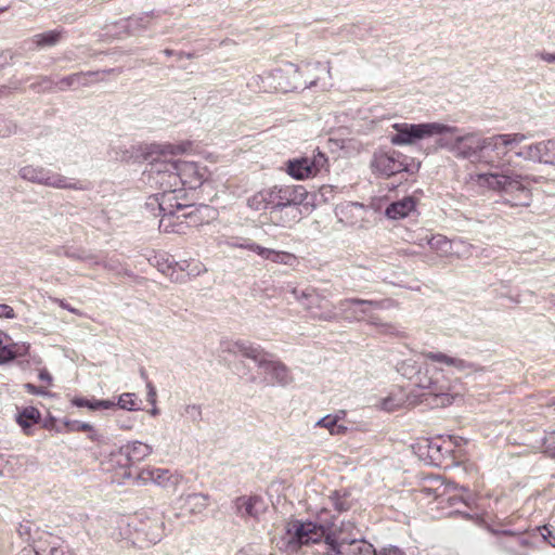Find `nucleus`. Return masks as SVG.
I'll return each mask as SVG.
<instances>
[{
	"label": "nucleus",
	"instance_id": "40",
	"mask_svg": "<svg viewBox=\"0 0 555 555\" xmlns=\"http://www.w3.org/2000/svg\"><path fill=\"white\" fill-rule=\"evenodd\" d=\"M240 247L254 251L266 260H268L271 250L255 243L241 244Z\"/></svg>",
	"mask_w": 555,
	"mask_h": 555
},
{
	"label": "nucleus",
	"instance_id": "17",
	"mask_svg": "<svg viewBox=\"0 0 555 555\" xmlns=\"http://www.w3.org/2000/svg\"><path fill=\"white\" fill-rule=\"evenodd\" d=\"M138 478L144 482H151L166 489H176L181 481V476L171 473L167 468L146 466L142 468Z\"/></svg>",
	"mask_w": 555,
	"mask_h": 555
},
{
	"label": "nucleus",
	"instance_id": "12",
	"mask_svg": "<svg viewBox=\"0 0 555 555\" xmlns=\"http://www.w3.org/2000/svg\"><path fill=\"white\" fill-rule=\"evenodd\" d=\"M309 197L307 189L299 192L297 195L292 197L289 203H285L282 206L270 210V221L276 227L291 228L302 218V209L305 208V202Z\"/></svg>",
	"mask_w": 555,
	"mask_h": 555
},
{
	"label": "nucleus",
	"instance_id": "53",
	"mask_svg": "<svg viewBox=\"0 0 555 555\" xmlns=\"http://www.w3.org/2000/svg\"><path fill=\"white\" fill-rule=\"evenodd\" d=\"M150 414L152 416H157L159 414V409L155 405H153V408L150 410Z\"/></svg>",
	"mask_w": 555,
	"mask_h": 555
},
{
	"label": "nucleus",
	"instance_id": "47",
	"mask_svg": "<svg viewBox=\"0 0 555 555\" xmlns=\"http://www.w3.org/2000/svg\"><path fill=\"white\" fill-rule=\"evenodd\" d=\"M38 378L39 380L44 382L48 387L53 384V377L46 369L39 371Z\"/></svg>",
	"mask_w": 555,
	"mask_h": 555
},
{
	"label": "nucleus",
	"instance_id": "16",
	"mask_svg": "<svg viewBox=\"0 0 555 555\" xmlns=\"http://www.w3.org/2000/svg\"><path fill=\"white\" fill-rule=\"evenodd\" d=\"M326 544L336 555H376L374 546L365 540H347L327 534Z\"/></svg>",
	"mask_w": 555,
	"mask_h": 555
},
{
	"label": "nucleus",
	"instance_id": "46",
	"mask_svg": "<svg viewBox=\"0 0 555 555\" xmlns=\"http://www.w3.org/2000/svg\"><path fill=\"white\" fill-rule=\"evenodd\" d=\"M146 389H147V401L152 404V405H155L156 404V399H157V392H156V389L155 387L151 384V383H147L146 385Z\"/></svg>",
	"mask_w": 555,
	"mask_h": 555
},
{
	"label": "nucleus",
	"instance_id": "39",
	"mask_svg": "<svg viewBox=\"0 0 555 555\" xmlns=\"http://www.w3.org/2000/svg\"><path fill=\"white\" fill-rule=\"evenodd\" d=\"M37 46H53L59 40V34L54 31H48L44 34H40L35 36L34 38Z\"/></svg>",
	"mask_w": 555,
	"mask_h": 555
},
{
	"label": "nucleus",
	"instance_id": "54",
	"mask_svg": "<svg viewBox=\"0 0 555 555\" xmlns=\"http://www.w3.org/2000/svg\"><path fill=\"white\" fill-rule=\"evenodd\" d=\"M119 427L121 429H131L132 428V425L131 424H128L127 425V422H124V424H119Z\"/></svg>",
	"mask_w": 555,
	"mask_h": 555
},
{
	"label": "nucleus",
	"instance_id": "43",
	"mask_svg": "<svg viewBox=\"0 0 555 555\" xmlns=\"http://www.w3.org/2000/svg\"><path fill=\"white\" fill-rule=\"evenodd\" d=\"M66 426L69 430L73 431H91L93 430V426L89 423L85 422H68L66 423Z\"/></svg>",
	"mask_w": 555,
	"mask_h": 555
},
{
	"label": "nucleus",
	"instance_id": "24",
	"mask_svg": "<svg viewBox=\"0 0 555 555\" xmlns=\"http://www.w3.org/2000/svg\"><path fill=\"white\" fill-rule=\"evenodd\" d=\"M40 420L41 413L35 406L20 409L15 415V421L25 435H30L31 428L34 425L38 424Z\"/></svg>",
	"mask_w": 555,
	"mask_h": 555
},
{
	"label": "nucleus",
	"instance_id": "29",
	"mask_svg": "<svg viewBox=\"0 0 555 555\" xmlns=\"http://www.w3.org/2000/svg\"><path fill=\"white\" fill-rule=\"evenodd\" d=\"M38 550L40 555H75L64 541L52 537L44 545H39Z\"/></svg>",
	"mask_w": 555,
	"mask_h": 555
},
{
	"label": "nucleus",
	"instance_id": "33",
	"mask_svg": "<svg viewBox=\"0 0 555 555\" xmlns=\"http://www.w3.org/2000/svg\"><path fill=\"white\" fill-rule=\"evenodd\" d=\"M515 155L527 162L542 164V141L521 147Z\"/></svg>",
	"mask_w": 555,
	"mask_h": 555
},
{
	"label": "nucleus",
	"instance_id": "14",
	"mask_svg": "<svg viewBox=\"0 0 555 555\" xmlns=\"http://www.w3.org/2000/svg\"><path fill=\"white\" fill-rule=\"evenodd\" d=\"M292 294L298 302L311 311L313 318L328 321L337 317L334 307L313 292L294 288Z\"/></svg>",
	"mask_w": 555,
	"mask_h": 555
},
{
	"label": "nucleus",
	"instance_id": "28",
	"mask_svg": "<svg viewBox=\"0 0 555 555\" xmlns=\"http://www.w3.org/2000/svg\"><path fill=\"white\" fill-rule=\"evenodd\" d=\"M534 547L530 537L511 535V540L505 544L506 551L513 555H529V550Z\"/></svg>",
	"mask_w": 555,
	"mask_h": 555
},
{
	"label": "nucleus",
	"instance_id": "42",
	"mask_svg": "<svg viewBox=\"0 0 555 555\" xmlns=\"http://www.w3.org/2000/svg\"><path fill=\"white\" fill-rule=\"evenodd\" d=\"M24 388L26 389V391L28 393H31V395H37V396H42V397H52L53 396L43 386H35V385H33L30 383H27V384L24 385Z\"/></svg>",
	"mask_w": 555,
	"mask_h": 555
},
{
	"label": "nucleus",
	"instance_id": "38",
	"mask_svg": "<svg viewBox=\"0 0 555 555\" xmlns=\"http://www.w3.org/2000/svg\"><path fill=\"white\" fill-rule=\"evenodd\" d=\"M542 164L555 167V139L542 141Z\"/></svg>",
	"mask_w": 555,
	"mask_h": 555
},
{
	"label": "nucleus",
	"instance_id": "3",
	"mask_svg": "<svg viewBox=\"0 0 555 555\" xmlns=\"http://www.w3.org/2000/svg\"><path fill=\"white\" fill-rule=\"evenodd\" d=\"M438 144L457 158L476 157L477 166H501L502 159L509 151L528 138L520 132L495 134L481 138L475 132H465L456 127L444 124L438 134Z\"/></svg>",
	"mask_w": 555,
	"mask_h": 555
},
{
	"label": "nucleus",
	"instance_id": "50",
	"mask_svg": "<svg viewBox=\"0 0 555 555\" xmlns=\"http://www.w3.org/2000/svg\"><path fill=\"white\" fill-rule=\"evenodd\" d=\"M385 555H403V552L398 547L391 546L388 550H386Z\"/></svg>",
	"mask_w": 555,
	"mask_h": 555
},
{
	"label": "nucleus",
	"instance_id": "18",
	"mask_svg": "<svg viewBox=\"0 0 555 555\" xmlns=\"http://www.w3.org/2000/svg\"><path fill=\"white\" fill-rule=\"evenodd\" d=\"M417 403H420V398L413 396V392L406 393L403 388L393 387L385 397L380 398L378 408L386 412H392Z\"/></svg>",
	"mask_w": 555,
	"mask_h": 555
},
{
	"label": "nucleus",
	"instance_id": "25",
	"mask_svg": "<svg viewBox=\"0 0 555 555\" xmlns=\"http://www.w3.org/2000/svg\"><path fill=\"white\" fill-rule=\"evenodd\" d=\"M335 198V189L332 185H322L317 192L310 194L305 202V211L311 212L315 207L330 203Z\"/></svg>",
	"mask_w": 555,
	"mask_h": 555
},
{
	"label": "nucleus",
	"instance_id": "27",
	"mask_svg": "<svg viewBox=\"0 0 555 555\" xmlns=\"http://www.w3.org/2000/svg\"><path fill=\"white\" fill-rule=\"evenodd\" d=\"M182 507L186 508L192 515L203 513L209 504V496L204 493H192L181 498Z\"/></svg>",
	"mask_w": 555,
	"mask_h": 555
},
{
	"label": "nucleus",
	"instance_id": "51",
	"mask_svg": "<svg viewBox=\"0 0 555 555\" xmlns=\"http://www.w3.org/2000/svg\"><path fill=\"white\" fill-rule=\"evenodd\" d=\"M22 555H40V554H39L38 548L37 550L29 548V550H24Z\"/></svg>",
	"mask_w": 555,
	"mask_h": 555
},
{
	"label": "nucleus",
	"instance_id": "20",
	"mask_svg": "<svg viewBox=\"0 0 555 555\" xmlns=\"http://www.w3.org/2000/svg\"><path fill=\"white\" fill-rule=\"evenodd\" d=\"M424 243H426L429 246L430 250L440 258L452 259L460 257V254L455 251L453 248L456 243L448 240L444 235H426L424 238H421L416 244L418 246H423Z\"/></svg>",
	"mask_w": 555,
	"mask_h": 555
},
{
	"label": "nucleus",
	"instance_id": "19",
	"mask_svg": "<svg viewBox=\"0 0 555 555\" xmlns=\"http://www.w3.org/2000/svg\"><path fill=\"white\" fill-rule=\"evenodd\" d=\"M262 373L270 378L272 384L286 386L293 382V376L287 366L268 353L258 366Z\"/></svg>",
	"mask_w": 555,
	"mask_h": 555
},
{
	"label": "nucleus",
	"instance_id": "23",
	"mask_svg": "<svg viewBox=\"0 0 555 555\" xmlns=\"http://www.w3.org/2000/svg\"><path fill=\"white\" fill-rule=\"evenodd\" d=\"M417 201L412 196H406L400 201L390 204L385 211L387 218L400 220L406 218L416 210Z\"/></svg>",
	"mask_w": 555,
	"mask_h": 555
},
{
	"label": "nucleus",
	"instance_id": "10",
	"mask_svg": "<svg viewBox=\"0 0 555 555\" xmlns=\"http://www.w3.org/2000/svg\"><path fill=\"white\" fill-rule=\"evenodd\" d=\"M340 310L349 313L358 320H366L374 325L382 334H396L398 327L390 322L382 321L377 315L373 314V310L379 307V304L360 299H347L340 302Z\"/></svg>",
	"mask_w": 555,
	"mask_h": 555
},
{
	"label": "nucleus",
	"instance_id": "22",
	"mask_svg": "<svg viewBox=\"0 0 555 555\" xmlns=\"http://www.w3.org/2000/svg\"><path fill=\"white\" fill-rule=\"evenodd\" d=\"M235 507L242 517L259 518L266 511V504L259 496L238 498Z\"/></svg>",
	"mask_w": 555,
	"mask_h": 555
},
{
	"label": "nucleus",
	"instance_id": "15",
	"mask_svg": "<svg viewBox=\"0 0 555 555\" xmlns=\"http://www.w3.org/2000/svg\"><path fill=\"white\" fill-rule=\"evenodd\" d=\"M371 168L374 173L390 177L405 170V165L399 152L378 150L373 155Z\"/></svg>",
	"mask_w": 555,
	"mask_h": 555
},
{
	"label": "nucleus",
	"instance_id": "5",
	"mask_svg": "<svg viewBox=\"0 0 555 555\" xmlns=\"http://www.w3.org/2000/svg\"><path fill=\"white\" fill-rule=\"evenodd\" d=\"M304 185H273L264 188L254 193L248 199L247 205L249 208L261 211V210H274L285 203H289L292 197L297 195L299 192L305 190Z\"/></svg>",
	"mask_w": 555,
	"mask_h": 555
},
{
	"label": "nucleus",
	"instance_id": "30",
	"mask_svg": "<svg viewBox=\"0 0 555 555\" xmlns=\"http://www.w3.org/2000/svg\"><path fill=\"white\" fill-rule=\"evenodd\" d=\"M72 403L75 406L87 408L90 411L111 410L116 408L115 401L113 400L86 399L80 397L73 398Z\"/></svg>",
	"mask_w": 555,
	"mask_h": 555
},
{
	"label": "nucleus",
	"instance_id": "34",
	"mask_svg": "<svg viewBox=\"0 0 555 555\" xmlns=\"http://www.w3.org/2000/svg\"><path fill=\"white\" fill-rule=\"evenodd\" d=\"M193 143L189 140L180 141L177 143H168L163 145L162 153L169 155H182L192 152Z\"/></svg>",
	"mask_w": 555,
	"mask_h": 555
},
{
	"label": "nucleus",
	"instance_id": "21",
	"mask_svg": "<svg viewBox=\"0 0 555 555\" xmlns=\"http://www.w3.org/2000/svg\"><path fill=\"white\" fill-rule=\"evenodd\" d=\"M455 489L456 488L450 483H443L440 479H434L431 485L424 486L421 489V494L424 498H434L438 501L439 505L447 502L449 505L453 506L455 505L457 498L456 495H452L451 491Z\"/></svg>",
	"mask_w": 555,
	"mask_h": 555
},
{
	"label": "nucleus",
	"instance_id": "35",
	"mask_svg": "<svg viewBox=\"0 0 555 555\" xmlns=\"http://www.w3.org/2000/svg\"><path fill=\"white\" fill-rule=\"evenodd\" d=\"M116 406L126 411H138L140 410L139 400L133 392H124L118 397V401L115 402Z\"/></svg>",
	"mask_w": 555,
	"mask_h": 555
},
{
	"label": "nucleus",
	"instance_id": "37",
	"mask_svg": "<svg viewBox=\"0 0 555 555\" xmlns=\"http://www.w3.org/2000/svg\"><path fill=\"white\" fill-rule=\"evenodd\" d=\"M178 266L182 271H185L186 274L191 276H197L206 271L205 266L201 261L195 259L182 260L178 262Z\"/></svg>",
	"mask_w": 555,
	"mask_h": 555
},
{
	"label": "nucleus",
	"instance_id": "8",
	"mask_svg": "<svg viewBox=\"0 0 555 555\" xmlns=\"http://www.w3.org/2000/svg\"><path fill=\"white\" fill-rule=\"evenodd\" d=\"M396 133L391 135L390 142L395 145H412L421 140H425L438 134L444 129L442 122L424 124H395L392 125Z\"/></svg>",
	"mask_w": 555,
	"mask_h": 555
},
{
	"label": "nucleus",
	"instance_id": "36",
	"mask_svg": "<svg viewBox=\"0 0 555 555\" xmlns=\"http://www.w3.org/2000/svg\"><path fill=\"white\" fill-rule=\"evenodd\" d=\"M268 260L275 262V263L289 266V267L295 266V263L297 262V258L295 255H293L288 251L275 250V249L270 250Z\"/></svg>",
	"mask_w": 555,
	"mask_h": 555
},
{
	"label": "nucleus",
	"instance_id": "7",
	"mask_svg": "<svg viewBox=\"0 0 555 555\" xmlns=\"http://www.w3.org/2000/svg\"><path fill=\"white\" fill-rule=\"evenodd\" d=\"M325 535V528L313 521H300L298 519L289 520L285 527V537L287 548L296 551L298 547L309 543H318Z\"/></svg>",
	"mask_w": 555,
	"mask_h": 555
},
{
	"label": "nucleus",
	"instance_id": "45",
	"mask_svg": "<svg viewBox=\"0 0 555 555\" xmlns=\"http://www.w3.org/2000/svg\"><path fill=\"white\" fill-rule=\"evenodd\" d=\"M0 318H5V319H13V318H15V313H14L13 308L8 306V305L1 304L0 305Z\"/></svg>",
	"mask_w": 555,
	"mask_h": 555
},
{
	"label": "nucleus",
	"instance_id": "44",
	"mask_svg": "<svg viewBox=\"0 0 555 555\" xmlns=\"http://www.w3.org/2000/svg\"><path fill=\"white\" fill-rule=\"evenodd\" d=\"M545 452L548 453L550 456L555 459V433L547 436L544 440Z\"/></svg>",
	"mask_w": 555,
	"mask_h": 555
},
{
	"label": "nucleus",
	"instance_id": "13",
	"mask_svg": "<svg viewBox=\"0 0 555 555\" xmlns=\"http://www.w3.org/2000/svg\"><path fill=\"white\" fill-rule=\"evenodd\" d=\"M326 156L319 152L312 158L300 157L286 163V172L295 180H307L315 177L326 165Z\"/></svg>",
	"mask_w": 555,
	"mask_h": 555
},
{
	"label": "nucleus",
	"instance_id": "11",
	"mask_svg": "<svg viewBox=\"0 0 555 555\" xmlns=\"http://www.w3.org/2000/svg\"><path fill=\"white\" fill-rule=\"evenodd\" d=\"M299 68L295 64L288 63L283 67L276 68L258 79L262 81L261 89L264 92L282 91L288 92L297 88Z\"/></svg>",
	"mask_w": 555,
	"mask_h": 555
},
{
	"label": "nucleus",
	"instance_id": "48",
	"mask_svg": "<svg viewBox=\"0 0 555 555\" xmlns=\"http://www.w3.org/2000/svg\"><path fill=\"white\" fill-rule=\"evenodd\" d=\"M539 57L545 63L555 64V52H541Z\"/></svg>",
	"mask_w": 555,
	"mask_h": 555
},
{
	"label": "nucleus",
	"instance_id": "31",
	"mask_svg": "<svg viewBox=\"0 0 555 555\" xmlns=\"http://www.w3.org/2000/svg\"><path fill=\"white\" fill-rule=\"evenodd\" d=\"M340 420L339 414H328L320 418L315 426L327 429L331 435H344L347 427L340 423Z\"/></svg>",
	"mask_w": 555,
	"mask_h": 555
},
{
	"label": "nucleus",
	"instance_id": "32",
	"mask_svg": "<svg viewBox=\"0 0 555 555\" xmlns=\"http://www.w3.org/2000/svg\"><path fill=\"white\" fill-rule=\"evenodd\" d=\"M28 351V345L26 344H10L2 345L0 341V363L13 360L17 357H23Z\"/></svg>",
	"mask_w": 555,
	"mask_h": 555
},
{
	"label": "nucleus",
	"instance_id": "55",
	"mask_svg": "<svg viewBox=\"0 0 555 555\" xmlns=\"http://www.w3.org/2000/svg\"><path fill=\"white\" fill-rule=\"evenodd\" d=\"M119 427L121 429H131L132 428V425L131 424H128L127 425V422H124V424H119Z\"/></svg>",
	"mask_w": 555,
	"mask_h": 555
},
{
	"label": "nucleus",
	"instance_id": "9",
	"mask_svg": "<svg viewBox=\"0 0 555 555\" xmlns=\"http://www.w3.org/2000/svg\"><path fill=\"white\" fill-rule=\"evenodd\" d=\"M20 177L26 181L54 189L81 190L82 186L73 178L63 176L39 165H25L20 169Z\"/></svg>",
	"mask_w": 555,
	"mask_h": 555
},
{
	"label": "nucleus",
	"instance_id": "4",
	"mask_svg": "<svg viewBox=\"0 0 555 555\" xmlns=\"http://www.w3.org/2000/svg\"><path fill=\"white\" fill-rule=\"evenodd\" d=\"M489 170L472 172L466 183L481 190L503 192L514 196V206L527 207L531 202L530 186L538 179L515 172L507 156L503 157L501 166H487Z\"/></svg>",
	"mask_w": 555,
	"mask_h": 555
},
{
	"label": "nucleus",
	"instance_id": "1",
	"mask_svg": "<svg viewBox=\"0 0 555 555\" xmlns=\"http://www.w3.org/2000/svg\"><path fill=\"white\" fill-rule=\"evenodd\" d=\"M211 172L203 164L192 160H156L152 164L151 181L158 192L149 206L157 205L162 212L159 228L165 232L183 230L182 219L192 218L194 209L184 203L185 190H196L209 181Z\"/></svg>",
	"mask_w": 555,
	"mask_h": 555
},
{
	"label": "nucleus",
	"instance_id": "49",
	"mask_svg": "<svg viewBox=\"0 0 555 555\" xmlns=\"http://www.w3.org/2000/svg\"><path fill=\"white\" fill-rule=\"evenodd\" d=\"M143 18H130L128 21V27L132 29V31H137V27L139 26V21H142Z\"/></svg>",
	"mask_w": 555,
	"mask_h": 555
},
{
	"label": "nucleus",
	"instance_id": "26",
	"mask_svg": "<svg viewBox=\"0 0 555 555\" xmlns=\"http://www.w3.org/2000/svg\"><path fill=\"white\" fill-rule=\"evenodd\" d=\"M231 351L240 353L241 356L253 360L257 364V366H259V364L267 354V352H264L260 348L242 340L233 343Z\"/></svg>",
	"mask_w": 555,
	"mask_h": 555
},
{
	"label": "nucleus",
	"instance_id": "41",
	"mask_svg": "<svg viewBox=\"0 0 555 555\" xmlns=\"http://www.w3.org/2000/svg\"><path fill=\"white\" fill-rule=\"evenodd\" d=\"M542 539L551 546L555 547V531L550 526H542L538 528Z\"/></svg>",
	"mask_w": 555,
	"mask_h": 555
},
{
	"label": "nucleus",
	"instance_id": "6",
	"mask_svg": "<svg viewBox=\"0 0 555 555\" xmlns=\"http://www.w3.org/2000/svg\"><path fill=\"white\" fill-rule=\"evenodd\" d=\"M154 452L150 443L133 440L127 442L119 450L111 453V461L116 462L118 467L115 468L116 476L121 479L130 478V466L149 459Z\"/></svg>",
	"mask_w": 555,
	"mask_h": 555
},
{
	"label": "nucleus",
	"instance_id": "52",
	"mask_svg": "<svg viewBox=\"0 0 555 555\" xmlns=\"http://www.w3.org/2000/svg\"><path fill=\"white\" fill-rule=\"evenodd\" d=\"M460 501H462L465 505L473 504V499L470 495L467 496H461Z\"/></svg>",
	"mask_w": 555,
	"mask_h": 555
},
{
	"label": "nucleus",
	"instance_id": "2",
	"mask_svg": "<svg viewBox=\"0 0 555 555\" xmlns=\"http://www.w3.org/2000/svg\"><path fill=\"white\" fill-rule=\"evenodd\" d=\"M424 358L431 363H417L408 359L398 364V372L411 382L413 396L420 398L423 402L427 397L431 396L439 400L438 404L450 405L456 399L462 397L461 391L457 390V380H447L441 372L434 363L444 364L463 371L467 367L464 360L455 357L448 356L442 352H425Z\"/></svg>",
	"mask_w": 555,
	"mask_h": 555
}]
</instances>
